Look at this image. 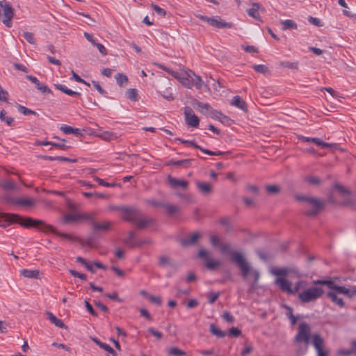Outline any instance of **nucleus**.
<instances>
[{"label": "nucleus", "mask_w": 356, "mask_h": 356, "mask_svg": "<svg viewBox=\"0 0 356 356\" xmlns=\"http://www.w3.org/2000/svg\"><path fill=\"white\" fill-rule=\"evenodd\" d=\"M4 221L19 223V225L26 227H38L39 229L42 232L47 233H54L60 236L63 239H74V237L72 235L59 232L56 231V229L53 226L46 224L42 220H35L31 218H24L17 214H10L0 212V226H3L1 222Z\"/></svg>", "instance_id": "f257e3e1"}, {"label": "nucleus", "mask_w": 356, "mask_h": 356, "mask_svg": "<svg viewBox=\"0 0 356 356\" xmlns=\"http://www.w3.org/2000/svg\"><path fill=\"white\" fill-rule=\"evenodd\" d=\"M117 209L122 212L124 220L134 223L140 229L147 227L153 222L152 219L143 218L140 210L136 207H120Z\"/></svg>", "instance_id": "f03ea898"}, {"label": "nucleus", "mask_w": 356, "mask_h": 356, "mask_svg": "<svg viewBox=\"0 0 356 356\" xmlns=\"http://www.w3.org/2000/svg\"><path fill=\"white\" fill-rule=\"evenodd\" d=\"M219 248L222 253L231 254L232 260L237 264L243 277H246L250 273V266L242 254L236 251H231L229 243H221Z\"/></svg>", "instance_id": "7ed1b4c3"}, {"label": "nucleus", "mask_w": 356, "mask_h": 356, "mask_svg": "<svg viewBox=\"0 0 356 356\" xmlns=\"http://www.w3.org/2000/svg\"><path fill=\"white\" fill-rule=\"evenodd\" d=\"M295 199L297 201L305 202L312 207L310 210L305 212V214L307 216H314L317 215L325 205V203L323 201L314 197L296 195H295Z\"/></svg>", "instance_id": "20e7f679"}, {"label": "nucleus", "mask_w": 356, "mask_h": 356, "mask_svg": "<svg viewBox=\"0 0 356 356\" xmlns=\"http://www.w3.org/2000/svg\"><path fill=\"white\" fill-rule=\"evenodd\" d=\"M270 272L273 275L277 277L275 280V284L282 291L291 294V293H293L291 282L286 278L287 272L284 269H280V268H274L271 269Z\"/></svg>", "instance_id": "39448f33"}, {"label": "nucleus", "mask_w": 356, "mask_h": 356, "mask_svg": "<svg viewBox=\"0 0 356 356\" xmlns=\"http://www.w3.org/2000/svg\"><path fill=\"white\" fill-rule=\"evenodd\" d=\"M313 284L315 285H316V284L325 285L329 289L333 290L332 291L336 292L337 294V293L344 294L349 298H352L354 295L356 294V288L355 287H353L352 289H349L343 286H338L333 281L329 280H314V281H313Z\"/></svg>", "instance_id": "423d86ee"}, {"label": "nucleus", "mask_w": 356, "mask_h": 356, "mask_svg": "<svg viewBox=\"0 0 356 356\" xmlns=\"http://www.w3.org/2000/svg\"><path fill=\"white\" fill-rule=\"evenodd\" d=\"M324 291L321 287L312 286L298 294V299L302 303H308L320 298Z\"/></svg>", "instance_id": "0eeeda50"}, {"label": "nucleus", "mask_w": 356, "mask_h": 356, "mask_svg": "<svg viewBox=\"0 0 356 356\" xmlns=\"http://www.w3.org/2000/svg\"><path fill=\"white\" fill-rule=\"evenodd\" d=\"M311 337V327L305 323H301L298 328V332L294 337L293 342L297 343H303L306 346H308L310 341Z\"/></svg>", "instance_id": "6e6552de"}, {"label": "nucleus", "mask_w": 356, "mask_h": 356, "mask_svg": "<svg viewBox=\"0 0 356 356\" xmlns=\"http://www.w3.org/2000/svg\"><path fill=\"white\" fill-rule=\"evenodd\" d=\"M0 17H2V22L6 26H12L13 9L12 6L6 1H0Z\"/></svg>", "instance_id": "1a4fd4ad"}, {"label": "nucleus", "mask_w": 356, "mask_h": 356, "mask_svg": "<svg viewBox=\"0 0 356 356\" xmlns=\"http://www.w3.org/2000/svg\"><path fill=\"white\" fill-rule=\"evenodd\" d=\"M197 17L203 21L207 22L209 25L217 27L219 29L222 28H228L230 29L232 27V24L230 22H226L222 21L220 17H208L204 15H197Z\"/></svg>", "instance_id": "9d476101"}, {"label": "nucleus", "mask_w": 356, "mask_h": 356, "mask_svg": "<svg viewBox=\"0 0 356 356\" xmlns=\"http://www.w3.org/2000/svg\"><path fill=\"white\" fill-rule=\"evenodd\" d=\"M198 257L204 259V264L209 270H213L221 264L219 260H212L210 253L203 248L199 250Z\"/></svg>", "instance_id": "9b49d317"}, {"label": "nucleus", "mask_w": 356, "mask_h": 356, "mask_svg": "<svg viewBox=\"0 0 356 356\" xmlns=\"http://www.w3.org/2000/svg\"><path fill=\"white\" fill-rule=\"evenodd\" d=\"M184 114L186 123L192 127H197L200 124L198 117L194 113L193 109L190 106L184 107Z\"/></svg>", "instance_id": "f8f14e48"}, {"label": "nucleus", "mask_w": 356, "mask_h": 356, "mask_svg": "<svg viewBox=\"0 0 356 356\" xmlns=\"http://www.w3.org/2000/svg\"><path fill=\"white\" fill-rule=\"evenodd\" d=\"M312 343L318 353V356H327V352H325L323 348L324 340L321 336L318 333H315L312 336Z\"/></svg>", "instance_id": "ddd939ff"}, {"label": "nucleus", "mask_w": 356, "mask_h": 356, "mask_svg": "<svg viewBox=\"0 0 356 356\" xmlns=\"http://www.w3.org/2000/svg\"><path fill=\"white\" fill-rule=\"evenodd\" d=\"M177 80L186 88H193V76L192 74L188 73V70L185 71L184 73H180L179 78Z\"/></svg>", "instance_id": "4468645a"}, {"label": "nucleus", "mask_w": 356, "mask_h": 356, "mask_svg": "<svg viewBox=\"0 0 356 356\" xmlns=\"http://www.w3.org/2000/svg\"><path fill=\"white\" fill-rule=\"evenodd\" d=\"M299 138L302 142L313 143L316 145L320 146L322 149H326L332 147V144L323 142L318 138H310L301 136Z\"/></svg>", "instance_id": "2eb2a0df"}, {"label": "nucleus", "mask_w": 356, "mask_h": 356, "mask_svg": "<svg viewBox=\"0 0 356 356\" xmlns=\"http://www.w3.org/2000/svg\"><path fill=\"white\" fill-rule=\"evenodd\" d=\"M168 180L170 186L174 188L179 187L186 188L188 186V181L177 179L171 176H168Z\"/></svg>", "instance_id": "dca6fc26"}, {"label": "nucleus", "mask_w": 356, "mask_h": 356, "mask_svg": "<svg viewBox=\"0 0 356 356\" xmlns=\"http://www.w3.org/2000/svg\"><path fill=\"white\" fill-rule=\"evenodd\" d=\"M10 202L15 205H19L23 207H31L35 204V201L33 200L26 197L13 198L10 200Z\"/></svg>", "instance_id": "f3484780"}, {"label": "nucleus", "mask_w": 356, "mask_h": 356, "mask_svg": "<svg viewBox=\"0 0 356 356\" xmlns=\"http://www.w3.org/2000/svg\"><path fill=\"white\" fill-rule=\"evenodd\" d=\"M193 105L195 108L198 110L199 112L202 113L204 115H207L210 111H211V106L208 103H202L197 100H195L193 103Z\"/></svg>", "instance_id": "a211bd4d"}, {"label": "nucleus", "mask_w": 356, "mask_h": 356, "mask_svg": "<svg viewBox=\"0 0 356 356\" xmlns=\"http://www.w3.org/2000/svg\"><path fill=\"white\" fill-rule=\"evenodd\" d=\"M195 184L199 192L203 195H208L212 191V186L209 183L196 181Z\"/></svg>", "instance_id": "6ab92c4d"}, {"label": "nucleus", "mask_w": 356, "mask_h": 356, "mask_svg": "<svg viewBox=\"0 0 356 356\" xmlns=\"http://www.w3.org/2000/svg\"><path fill=\"white\" fill-rule=\"evenodd\" d=\"M327 296L331 300V301L339 306V307H345V302L343 300L342 298H339L337 296V294L334 291H328L327 293Z\"/></svg>", "instance_id": "aec40b11"}, {"label": "nucleus", "mask_w": 356, "mask_h": 356, "mask_svg": "<svg viewBox=\"0 0 356 356\" xmlns=\"http://www.w3.org/2000/svg\"><path fill=\"white\" fill-rule=\"evenodd\" d=\"M231 104L245 112L248 111L246 103L239 96H234L231 102Z\"/></svg>", "instance_id": "412c9836"}, {"label": "nucleus", "mask_w": 356, "mask_h": 356, "mask_svg": "<svg viewBox=\"0 0 356 356\" xmlns=\"http://www.w3.org/2000/svg\"><path fill=\"white\" fill-rule=\"evenodd\" d=\"M200 233H194L190 236H188L187 238L182 239L181 241V243L182 245H193L196 243V241L198 240V238L200 237Z\"/></svg>", "instance_id": "4be33fe9"}, {"label": "nucleus", "mask_w": 356, "mask_h": 356, "mask_svg": "<svg viewBox=\"0 0 356 356\" xmlns=\"http://www.w3.org/2000/svg\"><path fill=\"white\" fill-rule=\"evenodd\" d=\"M188 73H190V74H192L193 79V87H195L197 89L200 90L204 86H205L204 81H202V78L200 76L196 75L191 70H188Z\"/></svg>", "instance_id": "5701e85b"}, {"label": "nucleus", "mask_w": 356, "mask_h": 356, "mask_svg": "<svg viewBox=\"0 0 356 356\" xmlns=\"http://www.w3.org/2000/svg\"><path fill=\"white\" fill-rule=\"evenodd\" d=\"M46 314L50 322L52 324H54L56 327L60 328H64L65 327L64 323L60 319L54 316L51 312L47 311Z\"/></svg>", "instance_id": "b1692460"}, {"label": "nucleus", "mask_w": 356, "mask_h": 356, "mask_svg": "<svg viewBox=\"0 0 356 356\" xmlns=\"http://www.w3.org/2000/svg\"><path fill=\"white\" fill-rule=\"evenodd\" d=\"M209 331L211 334L217 337L218 338H223L227 335V332L221 330L219 327L216 326L213 323L210 324Z\"/></svg>", "instance_id": "393cba45"}, {"label": "nucleus", "mask_w": 356, "mask_h": 356, "mask_svg": "<svg viewBox=\"0 0 356 356\" xmlns=\"http://www.w3.org/2000/svg\"><path fill=\"white\" fill-rule=\"evenodd\" d=\"M21 275L24 277L38 279L39 278L40 272L38 270L24 269L21 270Z\"/></svg>", "instance_id": "a878e982"}, {"label": "nucleus", "mask_w": 356, "mask_h": 356, "mask_svg": "<svg viewBox=\"0 0 356 356\" xmlns=\"http://www.w3.org/2000/svg\"><path fill=\"white\" fill-rule=\"evenodd\" d=\"M259 5L256 3H252V7L247 10V13L249 16L254 18L259 19Z\"/></svg>", "instance_id": "bb28decb"}, {"label": "nucleus", "mask_w": 356, "mask_h": 356, "mask_svg": "<svg viewBox=\"0 0 356 356\" xmlns=\"http://www.w3.org/2000/svg\"><path fill=\"white\" fill-rule=\"evenodd\" d=\"M167 353L170 356H185L186 355V353L175 346L170 347L168 350Z\"/></svg>", "instance_id": "cd10ccee"}, {"label": "nucleus", "mask_w": 356, "mask_h": 356, "mask_svg": "<svg viewBox=\"0 0 356 356\" xmlns=\"http://www.w3.org/2000/svg\"><path fill=\"white\" fill-rule=\"evenodd\" d=\"M159 264L161 267L165 268L166 266H170L175 268L176 266L175 263L172 261L170 258L166 256H161L159 260Z\"/></svg>", "instance_id": "c85d7f7f"}, {"label": "nucleus", "mask_w": 356, "mask_h": 356, "mask_svg": "<svg viewBox=\"0 0 356 356\" xmlns=\"http://www.w3.org/2000/svg\"><path fill=\"white\" fill-rule=\"evenodd\" d=\"M55 88L63 92H64L66 95H70V96H79L81 94L78 92H75L72 90L71 89L67 88L64 85L62 84H56L55 85Z\"/></svg>", "instance_id": "c756f323"}, {"label": "nucleus", "mask_w": 356, "mask_h": 356, "mask_svg": "<svg viewBox=\"0 0 356 356\" xmlns=\"http://www.w3.org/2000/svg\"><path fill=\"white\" fill-rule=\"evenodd\" d=\"M192 160L191 159H183L179 161H170L168 165H175L177 167L183 166L184 168H187L191 164Z\"/></svg>", "instance_id": "7c9ffc66"}, {"label": "nucleus", "mask_w": 356, "mask_h": 356, "mask_svg": "<svg viewBox=\"0 0 356 356\" xmlns=\"http://www.w3.org/2000/svg\"><path fill=\"white\" fill-rule=\"evenodd\" d=\"M103 140L110 141L113 140L118 139V136L116 134L108 131H103L100 136H99Z\"/></svg>", "instance_id": "2f4dec72"}, {"label": "nucleus", "mask_w": 356, "mask_h": 356, "mask_svg": "<svg viewBox=\"0 0 356 356\" xmlns=\"http://www.w3.org/2000/svg\"><path fill=\"white\" fill-rule=\"evenodd\" d=\"M125 96L127 99L134 102L138 100V95L137 90L134 88L128 89L125 93Z\"/></svg>", "instance_id": "473e14b6"}, {"label": "nucleus", "mask_w": 356, "mask_h": 356, "mask_svg": "<svg viewBox=\"0 0 356 356\" xmlns=\"http://www.w3.org/2000/svg\"><path fill=\"white\" fill-rule=\"evenodd\" d=\"M281 24H282L283 30L297 29L298 28L296 23L291 19L283 20L281 22Z\"/></svg>", "instance_id": "72a5a7b5"}, {"label": "nucleus", "mask_w": 356, "mask_h": 356, "mask_svg": "<svg viewBox=\"0 0 356 356\" xmlns=\"http://www.w3.org/2000/svg\"><path fill=\"white\" fill-rule=\"evenodd\" d=\"M92 226L94 229L95 230H104L107 231L110 229L111 223L109 222H105L103 223H98L96 222H92Z\"/></svg>", "instance_id": "f704fd0d"}, {"label": "nucleus", "mask_w": 356, "mask_h": 356, "mask_svg": "<svg viewBox=\"0 0 356 356\" xmlns=\"http://www.w3.org/2000/svg\"><path fill=\"white\" fill-rule=\"evenodd\" d=\"M280 269H284L287 272V275L290 273L293 274L297 277H302L304 274L297 268L295 266L290 267V268H280Z\"/></svg>", "instance_id": "c9c22d12"}, {"label": "nucleus", "mask_w": 356, "mask_h": 356, "mask_svg": "<svg viewBox=\"0 0 356 356\" xmlns=\"http://www.w3.org/2000/svg\"><path fill=\"white\" fill-rule=\"evenodd\" d=\"M17 111L24 114V115H37L36 112H35L33 110H31L21 104H17Z\"/></svg>", "instance_id": "e433bc0d"}, {"label": "nucleus", "mask_w": 356, "mask_h": 356, "mask_svg": "<svg viewBox=\"0 0 356 356\" xmlns=\"http://www.w3.org/2000/svg\"><path fill=\"white\" fill-rule=\"evenodd\" d=\"M6 113L4 110L0 111V120L5 122L8 126H12L14 122V118L6 116Z\"/></svg>", "instance_id": "4c0bfd02"}, {"label": "nucleus", "mask_w": 356, "mask_h": 356, "mask_svg": "<svg viewBox=\"0 0 356 356\" xmlns=\"http://www.w3.org/2000/svg\"><path fill=\"white\" fill-rule=\"evenodd\" d=\"M207 115H209L211 118L218 120H221V118H227V116L222 115L221 112L218 111L213 108H211V111H210Z\"/></svg>", "instance_id": "58836bf2"}, {"label": "nucleus", "mask_w": 356, "mask_h": 356, "mask_svg": "<svg viewBox=\"0 0 356 356\" xmlns=\"http://www.w3.org/2000/svg\"><path fill=\"white\" fill-rule=\"evenodd\" d=\"M195 148L198 149L201 152H202L203 153L207 154L210 155V156H220V155H223L225 154L224 152H220V151L212 152V151L209 150L207 149H204V148L200 147L198 145H195Z\"/></svg>", "instance_id": "ea45409f"}, {"label": "nucleus", "mask_w": 356, "mask_h": 356, "mask_svg": "<svg viewBox=\"0 0 356 356\" xmlns=\"http://www.w3.org/2000/svg\"><path fill=\"white\" fill-rule=\"evenodd\" d=\"M157 66L160 69L164 70L165 72H166L167 73L170 74L175 79H177L178 78H179V74H180L179 72H177V71L172 70L170 68H168V67H165V66H164L163 65H161V64H158Z\"/></svg>", "instance_id": "a19ab883"}, {"label": "nucleus", "mask_w": 356, "mask_h": 356, "mask_svg": "<svg viewBox=\"0 0 356 356\" xmlns=\"http://www.w3.org/2000/svg\"><path fill=\"white\" fill-rule=\"evenodd\" d=\"M338 3L343 7L345 9L343 10V14L348 17H353L354 15L348 10L347 3L345 0H339Z\"/></svg>", "instance_id": "79ce46f5"}, {"label": "nucleus", "mask_w": 356, "mask_h": 356, "mask_svg": "<svg viewBox=\"0 0 356 356\" xmlns=\"http://www.w3.org/2000/svg\"><path fill=\"white\" fill-rule=\"evenodd\" d=\"M163 208L165 209L168 214L172 215L179 211V207L175 205L165 203Z\"/></svg>", "instance_id": "37998d69"}, {"label": "nucleus", "mask_w": 356, "mask_h": 356, "mask_svg": "<svg viewBox=\"0 0 356 356\" xmlns=\"http://www.w3.org/2000/svg\"><path fill=\"white\" fill-rule=\"evenodd\" d=\"M280 65L283 67L291 69V70H298V62H289V61H282L280 63Z\"/></svg>", "instance_id": "c03bdc74"}, {"label": "nucleus", "mask_w": 356, "mask_h": 356, "mask_svg": "<svg viewBox=\"0 0 356 356\" xmlns=\"http://www.w3.org/2000/svg\"><path fill=\"white\" fill-rule=\"evenodd\" d=\"M305 181L311 185H319L321 183L320 178L316 176H308L305 177Z\"/></svg>", "instance_id": "a18cd8bd"}, {"label": "nucleus", "mask_w": 356, "mask_h": 356, "mask_svg": "<svg viewBox=\"0 0 356 356\" xmlns=\"http://www.w3.org/2000/svg\"><path fill=\"white\" fill-rule=\"evenodd\" d=\"M1 186L5 189L13 190L17 188V184L11 180H6L2 182Z\"/></svg>", "instance_id": "49530a36"}, {"label": "nucleus", "mask_w": 356, "mask_h": 356, "mask_svg": "<svg viewBox=\"0 0 356 356\" xmlns=\"http://www.w3.org/2000/svg\"><path fill=\"white\" fill-rule=\"evenodd\" d=\"M115 79L120 86H122L124 83L128 82L127 76L120 73L116 75Z\"/></svg>", "instance_id": "de8ad7c7"}, {"label": "nucleus", "mask_w": 356, "mask_h": 356, "mask_svg": "<svg viewBox=\"0 0 356 356\" xmlns=\"http://www.w3.org/2000/svg\"><path fill=\"white\" fill-rule=\"evenodd\" d=\"M135 237V232L130 231L128 233L127 237L124 239V243L131 247H134L135 244L133 243V240Z\"/></svg>", "instance_id": "09e8293b"}, {"label": "nucleus", "mask_w": 356, "mask_h": 356, "mask_svg": "<svg viewBox=\"0 0 356 356\" xmlns=\"http://www.w3.org/2000/svg\"><path fill=\"white\" fill-rule=\"evenodd\" d=\"M23 37L29 43L32 44H35L33 33H32L31 32H28V31H24L23 33Z\"/></svg>", "instance_id": "8fccbe9b"}, {"label": "nucleus", "mask_w": 356, "mask_h": 356, "mask_svg": "<svg viewBox=\"0 0 356 356\" xmlns=\"http://www.w3.org/2000/svg\"><path fill=\"white\" fill-rule=\"evenodd\" d=\"M266 189L270 194H277L280 191V188L277 185H268Z\"/></svg>", "instance_id": "3c124183"}, {"label": "nucleus", "mask_w": 356, "mask_h": 356, "mask_svg": "<svg viewBox=\"0 0 356 356\" xmlns=\"http://www.w3.org/2000/svg\"><path fill=\"white\" fill-rule=\"evenodd\" d=\"M94 180L95 181H97L99 185L105 186V187H114L115 186V183L106 182L104 179H102L98 177H95Z\"/></svg>", "instance_id": "603ef678"}, {"label": "nucleus", "mask_w": 356, "mask_h": 356, "mask_svg": "<svg viewBox=\"0 0 356 356\" xmlns=\"http://www.w3.org/2000/svg\"><path fill=\"white\" fill-rule=\"evenodd\" d=\"M306 285V282H304V281H302V280H300V281H298L296 284H295V286L293 288H292V291L293 293H291V294H293L295 295L296 293H298V291L302 287L305 286Z\"/></svg>", "instance_id": "864d4df0"}, {"label": "nucleus", "mask_w": 356, "mask_h": 356, "mask_svg": "<svg viewBox=\"0 0 356 356\" xmlns=\"http://www.w3.org/2000/svg\"><path fill=\"white\" fill-rule=\"evenodd\" d=\"M79 220V215L66 214L63 217V222L67 224L71 221H75Z\"/></svg>", "instance_id": "5fc2aeb1"}, {"label": "nucleus", "mask_w": 356, "mask_h": 356, "mask_svg": "<svg viewBox=\"0 0 356 356\" xmlns=\"http://www.w3.org/2000/svg\"><path fill=\"white\" fill-rule=\"evenodd\" d=\"M252 68L259 73L265 74L268 71L267 66L264 65H253Z\"/></svg>", "instance_id": "6e6d98bb"}, {"label": "nucleus", "mask_w": 356, "mask_h": 356, "mask_svg": "<svg viewBox=\"0 0 356 356\" xmlns=\"http://www.w3.org/2000/svg\"><path fill=\"white\" fill-rule=\"evenodd\" d=\"M151 7L153 8V10L156 13L157 15L164 17L166 15V12L164 9L159 7L158 5L156 4H151Z\"/></svg>", "instance_id": "4d7b16f0"}, {"label": "nucleus", "mask_w": 356, "mask_h": 356, "mask_svg": "<svg viewBox=\"0 0 356 356\" xmlns=\"http://www.w3.org/2000/svg\"><path fill=\"white\" fill-rule=\"evenodd\" d=\"M227 334L233 336L234 337H238L241 334V331L238 328L233 327L229 329Z\"/></svg>", "instance_id": "13d9d810"}, {"label": "nucleus", "mask_w": 356, "mask_h": 356, "mask_svg": "<svg viewBox=\"0 0 356 356\" xmlns=\"http://www.w3.org/2000/svg\"><path fill=\"white\" fill-rule=\"evenodd\" d=\"M334 188L343 195H349V191L343 186L335 184Z\"/></svg>", "instance_id": "bf43d9fd"}, {"label": "nucleus", "mask_w": 356, "mask_h": 356, "mask_svg": "<svg viewBox=\"0 0 356 356\" xmlns=\"http://www.w3.org/2000/svg\"><path fill=\"white\" fill-rule=\"evenodd\" d=\"M161 95L168 101H172L174 99V96L171 92V89H166L163 93H161Z\"/></svg>", "instance_id": "052dcab7"}, {"label": "nucleus", "mask_w": 356, "mask_h": 356, "mask_svg": "<svg viewBox=\"0 0 356 356\" xmlns=\"http://www.w3.org/2000/svg\"><path fill=\"white\" fill-rule=\"evenodd\" d=\"M147 331L149 333L154 336L158 339H161L163 337V333L161 332L156 330L154 327H149Z\"/></svg>", "instance_id": "680f3d73"}, {"label": "nucleus", "mask_w": 356, "mask_h": 356, "mask_svg": "<svg viewBox=\"0 0 356 356\" xmlns=\"http://www.w3.org/2000/svg\"><path fill=\"white\" fill-rule=\"evenodd\" d=\"M145 202L147 204H151V205H152L154 207H163V205L165 204V202H161V201H158V200H156L154 199L146 200Z\"/></svg>", "instance_id": "e2e57ef3"}, {"label": "nucleus", "mask_w": 356, "mask_h": 356, "mask_svg": "<svg viewBox=\"0 0 356 356\" xmlns=\"http://www.w3.org/2000/svg\"><path fill=\"white\" fill-rule=\"evenodd\" d=\"M149 300L152 303H154L158 306H161L162 304L161 298L159 296H155L153 295H150L149 296Z\"/></svg>", "instance_id": "0e129e2a"}, {"label": "nucleus", "mask_w": 356, "mask_h": 356, "mask_svg": "<svg viewBox=\"0 0 356 356\" xmlns=\"http://www.w3.org/2000/svg\"><path fill=\"white\" fill-rule=\"evenodd\" d=\"M69 272H70V275H72V276L76 277H79L81 280H86V279H87V276L85 274L79 273V272H77L75 270L71 269V270H69Z\"/></svg>", "instance_id": "69168bd1"}, {"label": "nucleus", "mask_w": 356, "mask_h": 356, "mask_svg": "<svg viewBox=\"0 0 356 356\" xmlns=\"http://www.w3.org/2000/svg\"><path fill=\"white\" fill-rule=\"evenodd\" d=\"M210 241H211V245L213 247H220V245L221 244L220 239L217 236H214V235L211 236Z\"/></svg>", "instance_id": "338daca9"}, {"label": "nucleus", "mask_w": 356, "mask_h": 356, "mask_svg": "<svg viewBox=\"0 0 356 356\" xmlns=\"http://www.w3.org/2000/svg\"><path fill=\"white\" fill-rule=\"evenodd\" d=\"M222 318L226 321L228 323H233L234 322V316L228 312H225L222 314Z\"/></svg>", "instance_id": "774afa93"}]
</instances>
